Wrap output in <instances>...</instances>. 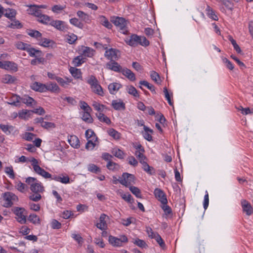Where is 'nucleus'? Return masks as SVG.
I'll return each instance as SVG.
<instances>
[{"mask_svg": "<svg viewBox=\"0 0 253 253\" xmlns=\"http://www.w3.org/2000/svg\"><path fill=\"white\" fill-rule=\"evenodd\" d=\"M87 83L90 85L91 91L93 93L101 96H104V93L103 88L95 77L91 76L88 79Z\"/></svg>", "mask_w": 253, "mask_h": 253, "instance_id": "f257e3e1", "label": "nucleus"}, {"mask_svg": "<svg viewBox=\"0 0 253 253\" xmlns=\"http://www.w3.org/2000/svg\"><path fill=\"white\" fill-rule=\"evenodd\" d=\"M25 182L30 186V190L33 193H42L44 191V187L41 182L37 178L28 177L26 178Z\"/></svg>", "mask_w": 253, "mask_h": 253, "instance_id": "f03ea898", "label": "nucleus"}, {"mask_svg": "<svg viewBox=\"0 0 253 253\" xmlns=\"http://www.w3.org/2000/svg\"><path fill=\"white\" fill-rule=\"evenodd\" d=\"M111 22L119 29L122 33L123 34H127V22L124 18L113 17L112 18Z\"/></svg>", "mask_w": 253, "mask_h": 253, "instance_id": "7ed1b4c3", "label": "nucleus"}, {"mask_svg": "<svg viewBox=\"0 0 253 253\" xmlns=\"http://www.w3.org/2000/svg\"><path fill=\"white\" fill-rule=\"evenodd\" d=\"M95 52V50L91 47L82 46L80 47V65L86 62L87 57H92Z\"/></svg>", "mask_w": 253, "mask_h": 253, "instance_id": "20e7f679", "label": "nucleus"}, {"mask_svg": "<svg viewBox=\"0 0 253 253\" xmlns=\"http://www.w3.org/2000/svg\"><path fill=\"white\" fill-rule=\"evenodd\" d=\"M134 180L135 176L134 175L124 172L123 173L122 177H120L119 182L126 187H129L132 184L134 183Z\"/></svg>", "mask_w": 253, "mask_h": 253, "instance_id": "39448f33", "label": "nucleus"}, {"mask_svg": "<svg viewBox=\"0 0 253 253\" xmlns=\"http://www.w3.org/2000/svg\"><path fill=\"white\" fill-rule=\"evenodd\" d=\"M128 239L124 235H121L119 238L110 235L109 237V242L114 247H121L124 243H127Z\"/></svg>", "mask_w": 253, "mask_h": 253, "instance_id": "423d86ee", "label": "nucleus"}, {"mask_svg": "<svg viewBox=\"0 0 253 253\" xmlns=\"http://www.w3.org/2000/svg\"><path fill=\"white\" fill-rule=\"evenodd\" d=\"M3 198L5 202L4 206L6 208L10 207L13 204V203L17 201L18 200L17 197L15 194L10 192L4 193Z\"/></svg>", "mask_w": 253, "mask_h": 253, "instance_id": "0eeeda50", "label": "nucleus"}, {"mask_svg": "<svg viewBox=\"0 0 253 253\" xmlns=\"http://www.w3.org/2000/svg\"><path fill=\"white\" fill-rule=\"evenodd\" d=\"M17 221L21 224H24L26 222V213L23 208H16L14 211Z\"/></svg>", "mask_w": 253, "mask_h": 253, "instance_id": "6e6552de", "label": "nucleus"}, {"mask_svg": "<svg viewBox=\"0 0 253 253\" xmlns=\"http://www.w3.org/2000/svg\"><path fill=\"white\" fill-rule=\"evenodd\" d=\"M154 194L155 197L159 200L162 204H165L168 203V200L167 196L164 192L159 189L156 188L154 190Z\"/></svg>", "mask_w": 253, "mask_h": 253, "instance_id": "1a4fd4ad", "label": "nucleus"}, {"mask_svg": "<svg viewBox=\"0 0 253 253\" xmlns=\"http://www.w3.org/2000/svg\"><path fill=\"white\" fill-rule=\"evenodd\" d=\"M118 53H119L118 50L111 48L107 50L104 55L107 59L110 60V61H112L118 59Z\"/></svg>", "mask_w": 253, "mask_h": 253, "instance_id": "9d476101", "label": "nucleus"}, {"mask_svg": "<svg viewBox=\"0 0 253 253\" xmlns=\"http://www.w3.org/2000/svg\"><path fill=\"white\" fill-rule=\"evenodd\" d=\"M106 68L117 73H121L123 69L115 60L107 62L106 64Z\"/></svg>", "mask_w": 253, "mask_h": 253, "instance_id": "9b49d317", "label": "nucleus"}, {"mask_svg": "<svg viewBox=\"0 0 253 253\" xmlns=\"http://www.w3.org/2000/svg\"><path fill=\"white\" fill-rule=\"evenodd\" d=\"M140 38L141 36L132 34L129 38L126 39V42L128 45L134 47L138 44L140 45Z\"/></svg>", "mask_w": 253, "mask_h": 253, "instance_id": "f8f14e48", "label": "nucleus"}, {"mask_svg": "<svg viewBox=\"0 0 253 253\" xmlns=\"http://www.w3.org/2000/svg\"><path fill=\"white\" fill-rule=\"evenodd\" d=\"M49 24L60 31H66L68 29L66 23L60 20H52Z\"/></svg>", "mask_w": 253, "mask_h": 253, "instance_id": "ddd939ff", "label": "nucleus"}, {"mask_svg": "<svg viewBox=\"0 0 253 253\" xmlns=\"http://www.w3.org/2000/svg\"><path fill=\"white\" fill-rule=\"evenodd\" d=\"M107 216L102 213L100 215L99 218V222L96 224V226L101 230H106L107 228V224L105 220Z\"/></svg>", "mask_w": 253, "mask_h": 253, "instance_id": "4468645a", "label": "nucleus"}, {"mask_svg": "<svg viewBox=\"0 0 253 253\" xmlns=\"http://www.w3.org/2000/svg\"><path fill=\"white\" fill-rule=\"evenodd\" d=\"M30 87L33 90L36 91L41 92L46 91V88L45 84H43L39 82H35L32 83L30 85Z\"/></svg>", "mask_w": 253, "mask_h": 253, "instance_id": "2eb2a0df", "label": "nucleus"}, {"mask_svg": "<svg viewBox=\"0 0 253 253\" xmlns=\"http://www.w3.org/2000/svg\"><path fill=\"white\" fill-rule=\"evenodd\" d=\"M241 205L244 212L250 215L253 212V209L251 205V204L246 200H242L241 201Z\"/></svg>", "mask_w": 253, "mask_h": 253, "instance_id": "dca6fc26", "label": "nucleus"}, {"mask_svg": "<svg viewBox=\"0 0 253 253\" xmlns=\"http://www.w3.org/2000/svg\"><path fill=\"white\" fill-rule=\"evenodd\" d=\"M143 129L144 130V132H142L143 137L148 141H153L151 134L153 132V130L146 126H144Z\"/></svg>", "mask_w": 253, "mask_h": 253, "instance_id": "f3484780", "label": "nucleus"}, {"mask_svg": "<svg viewBox=\"0 0 253 253\" xmlns=\"http://www.w3.org/2000/svg\"><path fill=\"white\" fill-rule=\"evenodd\" d=\"M33 169L35 172L42 176L45 178H49L51 177V175L49 173L44 170L39 166L36 167L35 168H34V169Z\"/></svg>", "mask_w": 253, "mask_h": 253, "instance_id": "a211bd4d", "label": "nucleus"}, {"mask_svg": "<svg viewBox=\"0 0 253 253\" xmlns=\"http://www.w3.org/2000/svg\"><path fill=\"white\" fill-rule=\"evenodd\" d=\"M20 99L21 97L19 96L16 94H13L9 98V101L7 103L14 106H19L20 105Z\"/></svg>", "mask_w": 253, "mask_h": 253, "instance_id": "6ab92c4d", "label": "nucleus"}, {"mask_svg": "<svg viewBox=\"0 0 253 253\" xmlns=\"http://www.w3.org/2000/svg\"><path fill=\"white\" fill-rule=\"evenodd\" d=\"M121 73L131 81H134L136 79L135 74L127 68H123Z\"/></svg>", "mask_w": 253, "mask_h": 253, "instance_id": "aec40b11", "label": "nucleus"}, {"mask_svg": "<svg viewBox=\"0 0 253 253\" xmlns=\"http://www.w3.org/2000/svg\"><path fill=\"white\" fill-rule=\"evenodd\" d=\"M112 106L116 110H124L125 109V104L123 101H118L117 100H114L112 102Z\"/></svg>", "mask_w": 253, "mask_h": 253, "instance_id": "412c9836", "label": "nucleus"}, {"mask_svg": "<svg viewBox=\"0 0 253 253\" xmlns=\"http://www.w3.org/2000/svg\"><path fill=\"white\" fill-rule=\"evenodd\" d=\"M122 87V85L117 83L110 84L108 85L109 92L112 94H115L117 91Z\"/></svg>", "mask_w": 253, "mask_h": 253, "instance_id": "4be33fe9", "label": "nucleus"}, {"mask_svg": "<svg viewBox=\"0 0 253 253\" xmlns=\"http://www.w3.org/2000/svg\"><path fill=\"white\" fill-rule=\"evenodd\" d=\"M4 69L14 72H16L18 70L17 65L15 63L9 61H4Z\"/></svg>", "mask_w": 253, "mask_h": 253, "instance_id": "5701e85b", "label": "nucleus"}, {"mask_svg": "<svg viewBox=\"0 0 253 253\" xmlns=\"http://www.w3.org/2000/svg\"><path fill=\"white\" fill-rule=\"evenodd\" d=\"M206 11L207 12V15L210 18L215 21L218 20V18L215 14L214 11L209 5L207 6Z\"/></svg>", "mask_w": 253, "mask_h": 253, "instance_id": "b1692460", "label": "nucleus"}, {"mask_svg": "<svg viewBox=\"0 0 253 253\" xmlns=\"http://www.w3.org/2000/svg\"><path fill=\"white\" fill-rule=\"evenodd\" d=\"M96 116L99 121L110 125L111 123L110 119L102 113H96Z\"/></svg>", "mask_w": 253, "mask_h": 253, "instance_id": "393cba45", "label": "nucleus"}, {"mask_svg": "<svg viewBox=\"0 0 253 253\" xmlns=\"http://www.w3.org/2000/svg\"><path fill=\"white\" fill-rule=\"evenodd\" d=\"M0 128L6 135H9L11 132L14 130V127L12 126L0 124Z\"/></svg>", "mask_w": 253, "mask_h": 253, "instance_id": "a878e982", "label": "nucleus"}, {"mask_svg": "<svg viewBox=\"0 0 253 253\" xmlns=\"http://www.w3.org/2000/svg\"><path fill=\"white\" fill-rule=\"evenodd\" d=\"M85 136L87 140H97V137L94 132L91 129H88L86 130Z\"/></svg>", "mask_w": 253, "mask_h": 253, "instance_id": "bb28decb", "label": "nucleus"}, {"mask_svg": "<svg viewBox=\"0 0 253 253\" xmlns=\"http://www.w3.org/2000/svg\"><path fill=\"white\" fill-rule=\"evenodd\" d=\"M69 143L74 148H78L79 145V140L78 138L75 135L71 136L68 139Z\"/></svg>", "mask_w": 253, "mask_h": 253, "instance_id": "cd10ccee", "label": "nucleus"}, {"mask_svg": "<svg viewBox=\"0 0 253 253\" xmlns=\"http://www.w3.org/2000/svg\"><path fill=\"white\" fill-rule=\"evenodd\" d=\"M32 113V111H29L27 110H22L18 112V116L19 118L22 119H27L30 117Z\"/></svg>", "mask_w": 253, "mask_h": 253, "instance_id": "c85d7f7f", "label": "nucleus"}, {"mask_svg": "<svg viewBox=\"0 0 253 253\" xmlns=\"http://www.w3.org/2000/svg\"><path fill=\"white\" fill-rule=\"evenodd\" d=\"M21 102L26 104L28 106H30L33 104V103L35 102V100L32 97L25 95L21 97L20 102Z\"/></svg>", "mask_w": 253, "mask_h": 253, "instance_id": "c756f323", "label": "nucleus"}, {"mask_svg": "<svg viewBox=\"0 0 253 253\" xmlns=\"http://www.w3.org/2000/svg\"><path fill=\"white\" fill-rule=\"evenodd\" d=\"M161 207L167 218L172 217V210L171 208L167 205V204H163V206Z\"/></svg>", "mask_w": 253, "mask_h": 253, "instance_id": "7c9ffc66", "label": "nucleus"}, {"mask_svg": "<svg viewBox=\"0 0 253 253\" xmlns=\"http://www.w3.org/2000/svg\"><path fill=\"white\" fill-rule=\"evenodd\" d=\"M27 34L31 37L36 38L38 41L40 40L42 36V34L37 30H28L27 31Z\"/></svg>", "mask_w": 253, "mask_h": 253, "instance_id": "2f4dec72", "label": "nucleus"}, {"mask_svg": "<svg viewBox=\"0 0 253 253\" xmlns=\"http://www.w3.org/2000/svg\"><path fill=\"white\" fill-rule=\"evenodd\" d=\"M77 39V36L73 33L66 35L65 36V40L70 44L74 43Z\"/></svg>", "mask_w": 253, "mask_h": 253, "instance_id": "473e14b6", "label": "nucleus"}, {"mask_svg": "<svg viewBox=\"0 0 253 253\" xmlns=\"http://www.w3.org/2000/svg\"><path fill=\"white\" fill-rule=\"evenodd\" d=\"M107 132L110 136L116 140H118L120 138V133L113 128H109L107 130Z\"/></svg>", "mask_w": 253, "mask_h": 253, "instance_id": "72a5a7b5", "label": "nucleus"}, {"mask_svg": "<svg viewBox=\"0 0 253 253\" xmlns=\"http://www.w3.org/2000/svg\"><path fill=\"white\" fill-rule=\"evenodd\" d=\"M142 165H143V170L146 172L151 175L155 174V172L154 169L153 167H150L146 162L142 163Z\"/></svg>", "mask_w": 253, "mask_h": 253, "instance_id": "f704fd0d", "label": "nucleus"}, {"mask_svg": "<svg viewBox=\"0 0 253 253\" xmlns=\"http://www.w3.org/2000/svg\"><path fill=\"white\" fill-rule=\"evenodd\" d=\"M15 46L18 49L25 50L27 51V50L28 49L30 44L20 41H18L15 43Z\"/></svg>", "mask_w": 253, "mask_h": 253, "instance_id": "c9c22d12", "label": "nucleus"}, {"mask_svg": "<svg viewBox=\"0 0 253 253\" xmlns=\"http://www.w3.org/2000/svg\"><path fill=\"white\" fill-rule=\"evenodd\" d=\"M90 113V112L84 111L83 115L82 117V120L87 123H92L93 122V119Z\"/></svg>", "mask_w": 253, "mask_h": 253, "instance_id": "e433bc0d", "label": "nucleus"}, {"mask_svg": "<svg viewBox=\"0 0 253 253\" xmlns=\"http://www.w3.org/2000/svg\"><path fill=\"white\" fill-rule=\"evenodd\" d=\"M15 78L10 75H5L2 78L1 82L4 84H11L15 81Z\"/></svg>", "mask_w": 253, "mask_h": 253, "instance_id": "4c0bfd02", "label": "nucleus"}, {"mask_svg": "<svg viewBox=\"0 0 253 253\" xmlns=\"http://www.w3.org/2000/svg\"><path fill=\"white\" fill-rule=\"evenodd\" d=\"M27 51L31 57L36 56V55L37 56H40L42 53L41 51L31 47L30 45Z\"/></svg>", "mask_w": 253, "mask_h": 253, "instance_id": "58836bf2", "label": "nucleus"}, {"mask_svg": "<svg viewBox=\"0 0 253 253\" xmlns=\"http://www.w3.org/2000/svg\"><path fill=\"white\" fill-rule=\"evenodd\" d=\"M56 80L57 82L60 84L62 86L66 87L67 85L71 82V80L68 78H65V79L60 77H56Z\"/></svg>", "mask_w": 253, "mask_h": 253, "instance_id": "ea45409f", "label": "nucleus"}, {"mask_svg": "<svg viewBox=\"0 0 253 253\" xmlns=\"http://www.w3.org/2000/svg\"><path fill=\"white\" fill-rule=\"evenodd\" d=\"M46 86V91L49 90L52 92H55L59 90V87L57 84L54 83H51L50 84H45Z\"/></svg>", "mask_w": 253, "mask_h": 253, "instance_id": "a19ab883", "label": "nucleus"}, {"mask_svg": "<svg viewBox=\"0 0 253 253\" xmlns=\"http://www.w3.org/2000/svg\"><path fill=\"white\" fill-rule=\"evenodd\" d=\"M100 23L106 28L110 29L112 27V24L108 21V20L104 16L100 17Z\"/></svg>", "mask_w": 253, "mask_h": 253, "instance_id": "79ce46f5", "label": "nucleus"}, {"mask_svg": "<svg viewBox=\"0 0 253 253\" xmlns=\"http://www.w3.org/2000/svg\"><path fill=\"white\" fill-rule=\"evenodd\" d=\"M139 84L140 85H143L146 86L148 89H149L150 90H151L153 93H156V92L155 91V86L149 84L148 82L146 81H140L139 82Z\"/></svg>", "mask_w": 253, "mask_h": 253, "instance_id": "37998d69", "label": "nucleus"}, {"mask_svg": "<svg viewBox=\"0 0 253 253\" xmlns=\"http://www.w3.org/2000/svg\"><path fill=\"white\" fill-rule=\"evenodd\" d=\"M127 91L128 93L133 95L135 97H138L139 94L136 89L132 85L127 86Z\"/></svg>", "mask_w": 253, "mask_h": 253, "instance_id": "c03bdc74", "label": "nucleus"}, {"mask_svg": "<svg viewBox=\"0 0 253 253\" xmlns=\"http://www.w3.org/2000/svg\"><path fill=\"white\" fill-rule=\"evenodd\" d=\"M112 154L117 158L122 159L124 158L125 153L120 149H114L112 151Z\"/></svg>", "mask_w": 253, "mask_h": 253, "instance_id": "a18cd8bd", "label": "nucleus"}, {"mask_svg": "<svg viewBox=\"0 0 253 253\" xmlns=\"http://www.w3.org/2000/svg\"><path fill=\"white\" fill-rule=\"evenodd\" d=\"M94 109L98 111V113H102L105 108V106L100 104L97 102H94L92 104Z\"/></svg>", "mask_w": 253, "mask_h": 253, "instance_id": "49530a36", "label": "nucleus"}, {"mask_svg": "<svg viewBox=\"0 0 253 253\" xmlns=\"http://www.w3.org/2000/svg\"><path fill=\"white\" fill-rule=\"evenodd\" d=\"M88 170L91 172L96 174L100 172L101 171V169L99 167H98L96 165L92 164H89L88 166Z\"/></svg>", "mask_w": 253, "mask_h": 253, "instance_id": "de8ad7c7", "label": "nucleus"}, {"mask_svg": "<svg viewBox=\"0 0 253 253\" xmlns=\"http://www.w3.org/2000/svg\"><path fill=\"white\" fill-rule=\"evenodd\" d=\"M106 167L108 169L113 171L118 169L119 167L118 164L112 161H110L108 162Z\"/></svg>", "mask_w": 253, "mask_h": 253, "instance_id": "09e8293b", "label": "nucleus"}, {"mask_svg": "<svg viewBox=\"0 0 253 253\" xmlns=\"http://www.w3.org/2000/svg\"><path fill=\"white\" fill-rule=\"evenodd\" d=\"M130 191L134 194L137 198H141V195L140 190L136 187L131 186L129 187Z\"/></svg>", "mask_w": 253, "mask_h": 253, "instance_id": "8fccbe9b", "label": "nucleus"}, {"mask_svg": "<svg viewBox=\"0 0 253 253\" xmlns=\"http://www.w3.org/2000/svg\"><path fill=\"white\" fill-rule=\"evenodd\" d=\"M90 16L84 12L80 11V21H84L85 23H89L91 21Z\"/></svg>", "mask_w": 253, "mask_h": 253, "instance_id": "3c124183", "label": "nucleus"}, {"mask_svg": "<svg viewBox=\"0 0 253 253\" xmlns=\"http://www.w3.org/2000/svg\"><path fill=\"white\" fill-rule=\"evenodd\" d=\"M85 144V149L87 150H92L96 145L95 142L97 140H92L88 139Z\"/></svg>", "mask_w": 253, "mask_h": 253, "instance_id": "603ef678", "label": "nucleus"}, {"mask_svg": "<svg viewBox=\"0 0 253 253\" xmlns=\"http://www.w3.org/2000/svg\"><path fill=\"white\" fill-rule=\"evenodd\" d=\"M29 220L34 224H39L40 223V218L35 214H31L29 215L28 218Z\"/></svg>", "mask_w": 253, "mask_h": 253, "instance_id": "864d4df0", "label": "nucleus"}, {"mask_svg": "<svg viewBox=\"0 0 253 253\" xmlns=\"http://www.w3.org/2000/svg\"><path fill=\"white\" fill-rule=\"evenodd\" d=\"M154 239L162 249L166 248V244L159 234L156 235V236L154 237Z\"/></svg>", "mask_w": 253, "mask_h": 253, "instance_id": "5fc2aeb1", "label": "nucleus"}, {"mask_svg": "<svg viewBox=\"0 0 253 253\" xmlns=\"http://www.w3.org/2000/svg\"><path fill=\"white\" fill-rule=\"evenodd\" d=\"M144 152H140V151H136L135 155L136 157L138 159L139 162L142 164L145 161L146 157L143 155Z\"/></svg>", "mask_w": 253, "mask_h": 253, "instance_id": "6e6d98bb", "label": "nucleus"}, {"mask_svg": "<svg viewBox=\"0 0 253 253\" xmlns=\"http://www.w3.org/2000/svg\"><path fill=\"white\" fill-rule=\"evenodd\" d=\"M40 41V44L44 46L48 47L49 46L50 43L52 42L49 39L46 38H42L41 36V38L39 40Z\"/></svg>", "mask_w": 253, "mask_h": 253, "instance_id": "4d7b16f0", "label": "nucleus"}, {"mask_svg": "<svg viewBox=\"0 0 253 253\" xmlns=\"http://www.w3.org/2000/svg\"><path fill=\"white\" fill-rule=\"evenodd\" d=\"M16 187L18 191L22 193L24 192L27 188V186L21 181L16 182Z\"/></svg>", "mask_w": 253, "mask_h": 253, "instance_id": "13d9d810", "label": "nucleus"}, {"mask_svg": "<svg viewBox=\"0 0 253 253\" xmlns=\"http://www.w3.org/2000/svg\"><path fill=\"white\" fill-rule=\"evenodd\" d=\"M134 244L142 248H146L147 247V244L144 240L137 238L133 242Z\"/></svg>", "mask_w": 253, "mask_h": 253, "instance_id": "bf43d9fd", "label": "nucleus"}, {"mask_svg": "<svg viewBox=\"0 0 253 253\" xmlns=\"http://www.w3.org/2000/svg\"><path fill=\"white\" fill-rule=\"evenodd\" d=\"M5 172L11 178H14L15 174L12 167H7L5 168Z\"/></svg>", "mask_w": 253, "mask_h": 253, "instance_id": "052dcab7", "label": "nucleus"}, {"mask_svg": "<svg viewBox=\"0 0 253 253\" xmlns=\"http://www.w3.org/2000/svg\"><path fill=\"white\" fill-rule=\"evenodd\" d=\"M36 134L31 132H25L22 135V138L27 141H32L36 136Z\"/></svg>", "mask_w": 253, "mask_h": 253, "instance_id": "680f3d73", "label": "nucleus"}, {"mask_svg": "<svg viewBox=\"0 0 253 253\" xmlns=\"http://www.w3.org/2000/svg\"><path fill=\"white\" fill-rule=\"evenodd\" d=\"M151 78L157 84H160V78L159 74L155 71H152L150 74Z\"/></svg>", "mask_w": 253, "mask_h": 253, "instance_id": "e2e57ef3", "label": "nucleus"}, {"mask_svg": "<svg viewBox=\"0 0 253 253\" xmlns=\"http://www.w3.org/2000/svg\"><path fill=\"white\" fill-rule=\"evenodd\" d=\"M34 193V194L31 195L29 196V199L33 201L38 202L42 198V196L40 194L41 193Z\"/></svg>", "mask_w": 253, "mask_h": 253, "instance_id": "0e129e2a", "label": "nucleus"}, {"mask_svg": "<svg viewBox=\"0 0 253 253\" xmlns=\"http://www.w3.org/2000/svg\"><path fill=\"white\" fill-rule=\"evenodd\" d=\"M38 21L41 23L47 24L49 23L51 21L50 20V18L47 15L42 14L40 17V18L38 19Z\"/></svg>", "mask_w": 253, "mask_h": 253, "instance_id": "69168bd1", "label": "nucleus"}, {"mask_svg": "<svg viewBox=\"0 0 253 253\" xmlns=\"http://www.w3.org/2000/svg\"><path fill=\"white\" fill-rule=\"evenodd\" d=\"M80 108L84 111L91 112L92 109L84 101H80Z\"/></svg>", "mask_w": 253, "mask_h": 253, "instance_id": "338daca9", "label": "nucleus"}, {"mask_svg": "<svg viewBox=\"0 0 253 253\" xmlns=\"http://www.w3.org/2000/svg\"><path fill=\"white\" fill-rule=\"evenodd\" d=\"M238 110L241 111L243 115H248L253 113V110H251L249 107L244 108L242 106H239Z\"/></svg>", "mask_w": 253, "mask_h": 253, "instance_id": "774afa93", "label": "nucleus"}]
</instances>
